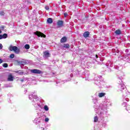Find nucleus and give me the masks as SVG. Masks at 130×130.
Returning <instances> with one entry per match:
<instances>
[{
    "label": "nucleus",
    "instance_id": "nucleus-29",
    "mask_svg": "<svg viewBox=\"0 0 130 130\" xmlns=\"http://www.w3.org/2000/svg\"><path fill=\"white\" fill-rule=\"evenodd\" d=\"M21 82H24V80H23V79H22V80H21Z\"/></svg>",
    "mask_w": 130,
    "mask_h": 130
},
{
    "label": "nucleus",
    "instance_id": "nucleus-28",
    "mask_svg": "<svg viewBox=\"0 0 130 130\" xmlns=\"http://www.w3.org/2000/svg\"><path fill=\"white\" fill-rule=\"evenodd\" d=\"M95 57H96V58H98V55L96 54V55H95Z\"/></svg>",
    "mask_w": 130,
    "mask_h": 130
},
{
    "label": "nucleus",
    "instance_id": "nucleus-6",
    "mask_svg": "<svg viewBox=\"0 0 130 130\" xmlns=\"http://www.w3.org/2000/svg\"><path fill=\"white\" fill-rule=\"evenodd\" d=\"M89 36H90V32L87 31L83 33V37L84 38H87Z\"/></svg>",
    "mask_w": 130,
    "mask_h": 130
},
{
    "label": "nucleus",
    "instance_id": "nucleus-11",
    "mask_svg": "<svg viewBox=\"0 0 130 130\" xmlns=\"http://www.w3.org/2000/svg\"><path fill=\"white\" fill-rule=\"evenodd\" d=\"M115 33L117 35H120V34H121V30H120V29L116 30L115 31Z\"/></svg>",
    "mask_w": 130,
    "mask_h": 130
},
{
    "label": "nucleus",
    "instance_id": "nucleus-21",
    "mask_svg": "<svg viewBox=\"0 0 130 130\" xmlns=\"http://www.w3.org/2000/svg\"><path fill=\"white\" fill-rule=\"evenodd\" d=\"M49 121V119L48 118H45V121H46V122H47Z\"/></svg>",
    "mask_w": 130,
    "mask_h": 130
},
{
    "label": "nucleus",
    "instance_id": "nucleus-31",
    "mask_svg": "<svg viewBox=\"0 0 130 130\" xmlns=\"http://www.w3.org/2000/svg\"><path fill=\"white\" fill-rule=\"evenodd\" d=\"M18 63H21V61H19V62H18Z\"/></svg>",
    "mask_w": 130,
    "mask_h": 130
},
{
    "label": "nucleus",
    "instance_id": "nucleus-1",
    "mask_svg": "<svg viewBox=\"0 0 130 130\" xmlns=\"http://www.w3.org/2000/svg\"><path fill=\"white\" fill-rule=\"evenodd\" d=\"M9 50L10 51H14L15 53H19L20 52V49H18V47L17 46H10L9 48Z\"/></svg>",
    "mask_w": 130,
    "mask_h": 130
},
{
    "label": "nucleus",
    "instance_id": "nucleus-5",
    "mask_svg": "<svg viewBox=\"0 0 130 130\" xmlns=\"http://www.w3.org/2000/svg\"><path fill=\"white\" fill-rule=\"evenodd\" d=\"M57 25L58 26V27H62L63 25V21L61 20H58L57 22Z\"/></svg>",
    "mask_w": 130,
    "mask_h": 130
},
{
    "label": "nucleus",
    "instance_id": "nucleus-14",
    "mask_svg": "<svg viewBox=\"0 0 130 130\" xmlns=\"http://www.w3.org/2000/svg\"><path fill=\"white\" fill-rule=\"evenodd\" d=\"M24 48H25V49H29L30 48V45H29V44H26L24 46Z\"/></svg>",
    "mask_w": 130,
    "mask_h": 130
},
{
    "label": "nucleus",
    "instance_id": "nucleus-8",
    "mask_svg": "<svg viewBox=\"0 0 130 130\" xmlns=\"http://www.w3.org/2000/svg\"><path fill=\"white\" fill-rule=\"evenodd\" d=\"M67 37H63L60 41V43H64V42H67Z\"/></svg>",
    "mask_w": 130,
    "mask_h": 130
},
{
    "label": "nucleus",
    "instance_id": "nucleus-26",
    "mask_svg": "<svg viewBox=\"0 0 130 130\" xmlns=\"http://www.w3.org/2000/svg\"><path fill=\"white\" fill-rule=\"evenodd\" d=\"M1 63H3V59H0V64Z\"/></svg>",
    "mask_w": 130,
    "mask_h": 130
},
{
    "label": "nucleus",
    "instance_id": "nucleus-17",
    "mask_svg": "<svg viewBox=\"0 0 130 130\" xmlns=\"http://www.w3.org/2000/svg\"><path fill=\"white\" fill-rule=\"evenodd\" d=\"M94 122H97V121H98V117H97V116H95L94 117Z\"/></svg>",
    "mask_w": 130,
    "mask_h": 130
},
{
    "label": "nucleus",
    "instance_id": "nucleus-16",
    "mask_svg": "<svg viewBox=\"0 0 130 130\" xmlns=\"http://www.w3.org/2000/svg\"><path fill=\"white\" fill-rule=\"evenodd\" d=\"M20 72V71H18L15 72V73L16 74H19V75H22L23 74H24V73L23 72Z\"/></svg>",
    "mask_w": 130,
    "mask_h": 130
},
{
    "label": "nucleus",
    "instance_id": "nucleus-19",
    "mask_svg": "<svg viewBox=\"0 0 130 130\" xmlns=\"http://www.w3.org/2000/svg\"><path fill=\"white\" fill-rule=\"evenodd\" d=\"M3 67L4 68H8V63H4L3 64Z\"/></svg>",
    "mask_w": 130,
    "mask_h": 130
},
{
    "label": "nucleus",
    "instance_id": "nucleus-12",
    "mask_svg": "<svg viewBox=\"0 0 130 130\" xmlns=\"http://www.w3.org/2000/svg\"><path fill=\"white\" fill-rule=\"evenodd\" d=\"M62 46L64 48H70V45L68 44H64Z\"/></svg>",
    "mask_w": 130,
    "mask_h": 130
},
{
    "label": "nucleus",
    "instance_id": "nucleus-25",
    "mask_svg": "<svg viewBox=\"0 0 130 130\" xmlns=\"http://www.w3.org/2000/svg\"><path fill=\"white\" fill-rule=\"evenodd\" d=\"M45 9H46L47 10H49V7H45Z\"/></svg>",
    "mask_w": 130,
    "mask_h": 130
},
{
    "label": "nucleus",
    "instance_id": "nucleus-7",
    "mask_svg": "<svg viewBox=\"0 0 130 130\" xmlns=\"http://www.w3.org/2000/svg\"><path fill=\"white\" fill-rule=\"evenodd\" d=\"M44 57H49L50 56V53L47 51H45L43 52Z\"/></svg>",
    "mask_w": 130,
    "mask_h": 130
},
{
    "label": "nucleus",
    "instance_id": "nucleus-23",
    "mask_svg": "<svg viewBox=\"0 0 130 130\" xmlns=\"http://www.w3.org/2000/svg\"><path fill=\"white\" fill-rule=\"evenodd\" d=\"M1 29H2V30H4V29H5V26H2L1 27Z\"/></svg>",
    "mask_w": 130,
    "mask_h": 130
},
{
    "label": "nucleus",
    "instance_id": "nucleus-10",
    "mask_svg": "<svg viewBox=\"0 0 130 130\" xmlns=\"http://www.w3.org/2000/svg\"><path fill=\"white\" fill-rule=\"evenodd\" d=\"M106 95L105 92H100L99 93V97L100 98H102V97H104Z\"/></svg>",
    "mask_w": 130,
    "mask_h": 130
},
{
    "label": "nucleus",
    "instance_id": "nucleus-2",
    "mask_svg": "<svg viewBox=\"0 0 130 130\" xmlns=\"http://www.w3.org/2000/svg\"><path fill=\"white\" fill-rule=\"evenodd\" d=\"M35 35L38 36V37H42L43 38H46V35H45L44 34L40 32L37 31L34 33Z\"/></svg>",
    "mask_w": 130,
    "mask_h": 130
},
{
    "label": "nucleus",
    "instance_id": "nucleus-18",
    "mask_svg": "<svg viewBox=\"0 0 130 130\" xmlns=\"http://www.w3.org/2000/svg\"><path fill=\"white\" fill-rule=\"evenodd\" d=\"M15 57V54H11L10 55V58H14Z\"/></svg>",
    "mask_w": 130,
    "mask_h": 130
},
{
    "label": "nucleus",
    "instance_id": "nucleus-3",
    "mask_svg": "<svg viewBox=\"0 0 130 130\" xmlns=\"http://www.w3.org/2000/svg\"><path fill=\"white\" fill-rule=\"evenodd\" d=\"M30 72L32 74H43V72H42L41 70H39L38 69H33L30 70Z\"/></svg>",
    "mask_w": 130,
    "mask_h": 130
},
{
    "label": "nucleus",
    "instance_id": "nucleus-22",
    "mask_svg": "<svg viewBox=\"0 0 130 130\" xmlns=\"http://www.w3.org/2000/svg\"><path fill=\"white\" fill-rule=\"evenodd\" d=\"M3 49V45L2 44H0V50Z\"/></svg>",
    "mask_w": 130,
    "mask_h": 130
},
{
    "label": "nucleus",
    "instance_id": "nucleus-24",
    "mask_svg": "<svg viewBox=\"0 0 130 130\" xmlns=\"http://www.w3.org/2000/svg\"><path fill=\"white\" fill-rule=\"evenodd\" d=\"M67 16H68V13H64V17H67Z\"/></svg>",
    "mask_w": 130,
    "mask_h": 130
},
{
    "label": "nucleus",
    "instance_id": "nucleus-15",
    "mask_svg": "<svg viewBox=\"0 0 130 130\" xmlns=\"http://www.w3.org/2000/svg\"><path fill=\"white\" fill-rule=\"evenodd\" d=\"M44 109H45L46 111H48V110H49V109L48 108V106H47V105L44 106Z\"/></svg>",
    "mask_w": 130,
    "mask_h": 130
},
{
    "label": "nucleus",
    "instance_id": "nucleus-9",
    "mask_svg": "<svg viewBox=\"0 0 130 130\" xmlns=\"http://www.w3.org/2000/svg\"><path fill=\"white\" fill-rule=\"evenodd\" d=\"M53 22V20L52 19V18H49L47 19V23L48 24H52Z\"/></svg>",
    "mask_w": 130,
    "mask_h": 130
},
{
    "label": "nucleus",
    "instance_id": "nucleus-4",
    "mask_svg": "<svg viewBox=\"0 0 130 130\" xmlns=\"http://www.w3.org/2000/svg\"><path fill=\"white\" fill-rule=\"evenodd\" d=\"M7 80L9 82H12V81H14V76H13V75L12 74H9L8 75Z\"/></svg>",
    "mask_w": 130,
    "mask_h": 130
},
{
    "label": "nucleus",
    "instance_id": "nucleus-20",
    "mask_svg": "<svg viewBox=\"0 0 130 130\" xmlns=\"http://www.w3.org/2000/svg\"><path fill=\"white\" fill-rule=\"evenodd\" d=\"M5 15V12L4 11L0 12V16H4Z\"/></svg>",
    "mask_w": 130,
    "mask_h": 130
},
{
    "label": "nucleus",
    "instance_id": "nucleus-32",
    "mask_svg": "<svg viewBox=\"0 0 130 130\" xmlns=\"http://www.w3.org/2000/svg\"><path fill=\"white\" fill-rule=\"evenodd\" d=\"M43 129H44V128H43Z\"/></svg>",
    "mask_w": 130,
    "mask_h": 130
},
{
    "label": "nucleus",
    "instance_id": "nucleus-13",
    "mask_svg": "<svg viewBox=\"0 0 130 130\" xmlns=\"http://www.w3.org/2000/svg\"><path fill=\"white\" fill-rule=\"evenodd\" d=\"M3 39H6L8 37V34H4L2 35Z\"/></svg>",
    "mask_w": 130,
    "mask_h": 130
},
{
    "label": "nucleus",
    "instance_id": "nucleus-27",
    "mask_svg": "<svg viewBox=\"0 0 130 130\" xmlns=\"http://www.w3.org/2000/svg\"><path fill=\"white\" fill-rule=\"evenodd\" d=\"M3 39V35H0V40Z\"/></svg>",
    "mask_w": 130,
    "mask_h": 130
},
{
    "label": "nucleus",
    "instance_id": "nucleus-30",
    "mask_svg": "<svg viewBox=\"0 0 130 130\" xmlns=\"http://www.w3.org/2000/svg\"><path fill=\"white\" fill-rule=\"evenodd\" d=\"M0 34H2V31H1V30H0Z\"/></svg>",
    "mask_w": 130,
    "mask_h": 130
}]
</instances>
